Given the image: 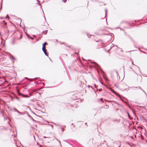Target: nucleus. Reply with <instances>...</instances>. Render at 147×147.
I'll use <instances>...</instances> for the list:
<instances>
[{
    "label": "nucleus",
    "mask_w": 147,
    "mask_h": 147,
    "mask_svg": "<svg viewBox=\"0 0 147 147\" xmlns=\"http://www.w3.org/2000/svg\"><path fill=\"white\" fill-rule=\"evenodd\" d=\"M42 50L44 52V53L45 54V55H46L48 56V55H47V53L46 52L47 50L46 49V47L45 46H44V45H43Z\"/></svg>",
    "instance_id": "obj_1"
},
{
    "label": "nucleus",
    "mask_w": 147,
    "mask_h": 147,
    "mask_svg": "<svg viewBox=\"0 0 147 147\" xmlns=\"http://www.w3.org/2000/svg\"><path fill=\"white\" fill-rule=\"evenodd\" d=\"M110 90L113 93H114V94L117 95V96H119V94L116 92L113 89L110 88Z\"/></svg>",
    "instance_id": "obj_2"
},
{
    "label": "nucleus",
    "mask_w": 147,
    "mask_h": 147,
    "mask_svg": "<svg viewBox=\"0 0 147 147\" xmlns=\"http://www.w3.org/2000/svg\"><path fill=\"white\" fill-rule=\"evenodd\" d=\"M47 44V43L46 42H45L43 44V45L46 46V45Z\"/></svg>",
    "instance_id": "obj_3"
},
{
    "label": "nucleus",
    "mask_w": 147,
    "mask_h": 147,
    "mask_svg": "<svg viewBox=\"0 0 147 147\" xmlns=\"http://www.w3.org/2000/svg\"><path fill=\"white\" fill-rule=\"evenodd\" d=\"M62 1L63 2L65 3L66 1L67 0H62Z\"/></svg>",
    "instance_id": "obj_4"
},
{
    "label": "nucleus",
    "mask_w": 147,
    "mask_h": 147,
    "mask_svg": "<svg viewBox=\"0 0 147 147\" xmlns=\"http://www.w3.org/2000/svg\"><path fill=\"white\" fill-rule=\"evenodd\" d=\"M128 116L130 118V116L129 114V113H128Z\"/></svg>",
    "instance_id": "obj_5"
},
{
    "label": "nucleus",
    "mask_w": 147,
    "mask_h": 147,
    "mask_svg": "<svg viewBox=\"0 0 147 147\" xmlns=\"http://www.w3.org/2000/svg\"><path fill=\"white\" fill-rule=\"evenodd\" d=\"M100 100H101V101H102V103H103V101H102V98H100Z\"/></svg>",
    "instance_id": "obj_6"
},
{
    "label": "nucleus",
    "mask_w": 147,
    "mask_h": 147,
    "mask_svg": "<svg viewBox=\"0 0 147 147\" xmlns=\"http://www.w3.org/2000/svg\"><path fill=\"white\" fill-rule=\"evenodd\" d=\"M95 41L96 42H98L99 41H96V40H95Z\"/></svg>",
    "instance_id": "obj_7"
},
{
    "label": "nucleus",
    "mask_w": 147,
    "mask_h": 147,
    "mask_svg": "<svg viewBox=\"0 0 147 147\" xmlns=\"http://www.w3.org/2000/svg\"><path fill=\"white\" fill-rule=\"evenodd\" d=\"M6 24H7V23H6V22H5V25H6Z\"/></svg>",
    "instance_id": "obj_8"
},
{
    "label": "nucleus",
    "mask_w": 147,
    "mask_h": 147,
    "mask_svg": "<svg viewBox=\"0 0 147 147\" xmlns=\"http://www.w3.org/2000/svg\"><path fill=\"white\" fill-rule=\"evenodd\" d=\"M3 22H5V21H3Z\"/></svg>",
    "instance_id": "obj_9"
}]
</instances>
